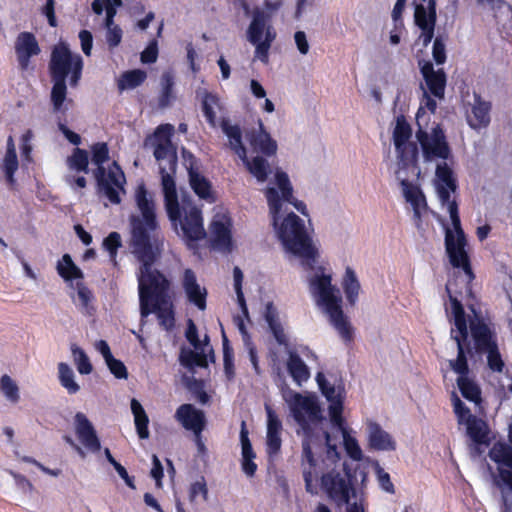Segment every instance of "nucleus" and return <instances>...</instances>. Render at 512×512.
<instances>
[{
    "instance_id": "f257e3e1",
    "label": "nucleus",
    "mask_w": 512,
    "mask_h": 512,
    "mask_svg": "<svg viewBox=\"0 0 512 512\" xmlns=\"http://www.w3.org/2000/svg\"><path fill=\"white\" fill-rule=\"evenodd\" d=\"M134 200L139 214L130 216L132 253L141 266L137 274L141 317L155 313L160 325L174 327L173 304L167 295L169 283L153 263L164 245V236L156 219L152 194L143 182L135 189Z\"/></svg>"
},
{
    "instance_id": "f03ea898",
    "label": "nucleus",
    "mask_w": 512,
    "mask_h": 512,
    "mask_svg": "<svg viewBox=\"0 0 512 512\" xmlns=\"http://www.w3.org/2000/svg\"><path fill=\"white\" fill-rule=\"evenodd\" d=\"M456 189H436L439 201L447 207L450 215L453 229L446 228L445 248L451 265L457 269L454 278L446 284L451 303V314L454 327L451 328L450 338L456 343L457 358L449 361L451 369L457 373V385L464 398L474 403L480 400V389L477 384L468 377V363L465 353V347L468 339V326L465 312L457 294L469 292V284L474 279V274L469 262V257L465 249L466 239L461 228L458 207L454 200H451V193Z\"/></svg>"
},
{
    "instance_id": "7ed1b4c3",
    "label": "nucleus",
    "mask_w": 512,
    "mask_h": 512,
    "mask_svg": "<svg viewBox=\"0 0 512 512\" xmlns=\"http://www.w3.org/2000/svg\"><path fill=\"white\" fill-rule=\"evenodd\" d=\"M275 236L283 249L300 259L301 263L313 264L317 249L307 232L305 220L289 210L293 206L308 217L304 202L293 195V186L286 172L277 170L274 178L263 189Z\"/></svg>"
},
{
    "instance_id": "20e7f679",
    "label": "nucleus",
    "mask_w": 512,
    "mask_h": 512,
    "mask_svg": "<svg viewBox=\"0 0 512 512\" xmlns=\"http://www.w3.org/2000/svg\"><path fill=\"white\" fill-rule=\"evenodd\" d=\"M282 397L300 427L297 434L302 436L300 467L305 489L308 493L316 495L318 493L317 480L321 471L316 454L325 446L327 461L330 464H335L340 458L339 452L336 450V443L333 442L332 435L323 429L324 418L314 396L302 395L286 388L282 390Z\"/></svg>"
},
{
    "instance_id": "39448f33",
    "label": "nucleus",
    "mask_w": 512,
    "mask_h": 512,
    "mask_svg": "<svg viewBox=\"0 0 512 512\" xmlns=\"http://www.w3.org/2000/svg\"><path fill=\"white\" fill-rule=\"evenodd\" d=\"M308 272V290L316 307L328 318L341 339L348 342L353 337V328L342 309V295L332 283V271L318 264V255L313 264L301 263Z\"/></svg>"
},
{
    "instance_id": "423d86ee",
    "label": "nucleus",
    "mask_w": 512,
    "mask_h": 512,
    "mask_svg": "<svg viewBox=\"0 0 512 512\" xmlns=\"http://www.w3.org/2000/svg\"><path fill=\"white\" fill-rule=\"evenodd\" d=\"M412 130L404 118H398L393 131V142L397 154L396 177L400 180L403 196L411 205L416 225L422 214L426 211L427 205L424 194L418 186L409 182L410 176L418 178L421 174V167L418 165V149L415 143L410 141Z\"/></svg>"
},
{
    "instance_id": "0eeeda50",
    "label": "nucleus",
    "mask_w": 512,
    "mask_h": 512,
    "mask_svg": "<svg viewBox=\"0 0 512 512\" xmlns=\"http://www.w3.org/2000/svg\"><path fill=\"white\" fill-rule=\"evenodd\" d=\"M163 193L166 211L175 232L188 246L193 247L195 242L206 237L201 210L186 195L178 200L175 180L168 174L163 176Z\"/></svg>"
},
{
    "instance_id": "6e6552de",
    "label": "nucleus",
    "mask_w": 512,
    "mask_h": 512,
    "mask_svg": "<svg viewBox=\"0 0 512 512\" xmlns=\"http://www.w3.org/2000/svg\"><path fill=\"white\" fill-rule=\"evenodd\" d=\"M49 68L53 83L51 90L53 112L64 113L68 109L65 105L66 78L69 79L70 86L78 85L82 75L83 59L79 54L73 53L67 44L59 43L52 50Z\"/></svg>"
},
{
    "instance_id": "1a4fd4ad",
    "label": "nucleus",
    "mask_w": 512,
    "mask_h": 512,
    "mask_svg": "<svg viewBox=\"0 0 512 512\" xmlns=\"http://www.w3.org/2000/svg\"><path fill=\"white\" fill-rule=\"evenodd\" d=\"M92 162L97 166L95 177L100 193L112 204L121 202L120 193H125L126 178L116 162L106 170L103 164L109 159V150L106 143H96L91 147Z\"/></svg>"
},
{
    "instance_id": "9d476101",
    "label": "nucleus",
    "mask_w": 512,
    "mask_h": 512,
    "mask_svg": "<svg viewBox=\"0 0 512 512\" xmlns=\"http://www.w3.org/2000/svg\"><path fill=\"white\" fill-rule=\"evenodd\" d=\"M270 13L263 9H255L252 20L246 31L247 41L255 47L254 61L269 63V51L276 39V31L269 24Z\"/></svg>"
},
{
    "instance_id": "9b49d317",
    "label": "nucleus",
    "mask_w": 512,
    "mask_h": 512,
    "mask_svg": "<svg viewBox=\"0 0 512 512\" xmlns=\"http://www.w3.org/2000/svg\"><path fill=\"white\" fill-rule=\"evenodd\" d=\"M471 312L473 313V316L465 315V317L467 323L469 322L476 352L486 353L489 368L494 372H502L504 368V361L498 350L492 331L472 307Z\"/></svg>"
},
{
    "instance_id": "f8f14e48",
    "label": "nucleus",
    "mask_w": 512,
    "mask_h": 512,
    "mask_svg": "<svg viewBox=\"0 0 512 512\" xmlns=\"http://www.w3.org/2000/svg\"><path fill=\"white\" fill-rule=\"evenodd\" d=\"M174 127L171 124L158 126L154 134L146 140V145L153 147V154L160 163L161 184L163 176L168 174L174 180L177 165L176 149L171 142Z\"/></svg>"
},
{
    "instance_id": "ddd939ff",
    "label": "nucleus",
    "mask_w": 512,
    "mask_h": 512,
    "mask_svg": "<svg viewBox=\"0 0 512 512\" xmlns=\"http://www.w3.org/2000/svg\"><path fill=\"white\" fill-rule=\"evenodd\" d=\"M419 68L425 81V84L421 85L423 96L420 103L419 111L427 109L431 113H434L437 107V103L435 99H433L429 95V93L434 98H444L446 87V74L441 68L435 69L430 61H419Z\"/></svg>"
},
{
    "instance_id": "4468645a",
    "label": "nucleus",
    "mask_w": 512,
    "mask_h": 512,
    "mask_svg": "<svg viewBox=\"0 0 512 512\" xmlns=\"http://www.w3.org/2000/svg\"><path fill=\"white\" fill-rule=\"evenodd\" d=\"M452 400L458 423L466 426L469 437L476 443H486L488 440V426L485 421L473 416L456 394H453Z\"/></svg>"
},
{
    "instance_id": "2eb2a0df",
    "label": "nucleus",
    "mask_w": 512,
    "mask_h": 512,
    "mask_svg": "<svg viewBox=\"0 0 512 512\" xmlns=\"http://www.w3.org/2000/svg\"><path fill=\"white\" fill-rule=\"evenodd\" d=\"M320 480L323 490L338 506L349 504L350 493L354 489L348 477L332 469L323 473Z\"/></svg>"
},
{
    "instance_id": "dca6fc26",
    "label": "nucleus",
    "mask_w": 512,
    "mask_h": 512,
    "mask_svg": "<svg viewBox=\"0 0 512 512\" xmlns=\"http://www.w3.org/2000/svg\"><path fill=\"white\" fill-rule=\"evenodd\" d=\"M317 384L329 402V417L331 425H341L343 411V387L341 384H332L322 372L316 375Z\"/></svg>"
},
{
    "instance_id": "f3484780",
    "label": "nucleus",
    "mask_w": 512,
    "mask_h": 512,
    "mask_svg": "<svg viewBox=\"0 0 512 512\" xmlns=\"http://www.w3.org/2000/svg\"><path fill=\"white\" fill-rule=\"evenodd\" d=\"M424 4H417L414 9V22L421 30L419 39L423 46L427 47L434 37L436 25V1L422 0Z\"/></svg>"
},
{
    "instance_id": "a211bd4d",
    "label": "nucleus",
    "mask_w": 512,
    "mask_h": 512,
    "mask_svg": "<svg viewBox=\"0 0 512 512\" xmlns=\"http://www.w3.org/2000/svg\"><path fill=\"white\" fill-rule=\"evenodd\" d=\"M74 430L77 439L79 440L80 446L85 449L86 454H95L101 450V442L97 432L91 421L84 413L77 412L75 414Z\"/></svg>"
},
{
    "instance_id": "6ab92c4d",
    "label": "nucleus",
    "mask_w": 512,
    "mask_h": 512,
    "mask_svg": "<svg viewBox=\"0 0 512 512\" xmlns=\"http://www.w3.org/2000/svg\"><path fill=\"white\" fill-rule=\"evenodd\" d=\"M209 229L213 248L219 251H230L232 246L230 218L224 213L216 214Z\"/></svg>"
},
{
    "instance_id": "aec40b11",
    "label": "nucleus",
    "mask_w": 512,
    "mask_h": 512,
    "mask_svg": "<svg viewBox=\"0 0 512 512\" xmlns=\"http://www.w3.org/2000/svg\"><path fill=\"white\" fill-rule=\"evenodd\" d=\"M489 457L497 464L503 482L512 485V447L506 443H495L489 451Z\"/></svg>"
},
{
    "instance_id": "412c9836",
    "label": "nucleus",
    "mask_w": 512,
    "mask_h": 512,
    "mask_svg": "<svg viewBox=\"0 0 512 512\" xmlns=\"http://www.w3.org/2000/svg\"><path fill=\"white\" fill-rule=\"evenodd\" d=\"M175 419L188 431L203 432L206 426L205 413L192 404L180 405L174 415Z\"/></svg>"
},
{
    "instance_id": "4be33fe9",
    "label": "nucleus",
    "mask_w": 512,
    "mask_h": 512,
    "mask_svg": "<svg viewBox=\"0 0 512 512\" xmlns=\"http://www.w3.org/2000/svg\"><path fill=\"white\" fill-rule=\"evenodd\" d=\"M265 410L267 414L266 450L269 457L273 458L278 455L281 449L283 426L278 415L269 405H265Z\"/></svg>"
},
{
    "instance_id": "5701e85b",
    "label": "nucleus",
    "mask_w": 512,
    "mask_h": 512,
    "mask_svg": "<svg viewBox=\"0 0 512 512\" xmlns=\"http://www.w3.org/2000/svg\"><path fill=\"white\" fill-rule=\"evenodd\" d=\"M182 287L187 300L199 310L204 311L206 309L207 290L198 283L197 277L191 269L184 271Z\"/></svg>"
},
{
    "instance_id": "b1692460",
    "label": "nucleus",
    "mask_w": 512,
    "mask_h": 512,
    "mask_svg": "<svg viewBox=\"0 0 512 512\" xmlns=\"http://www.w3.org/2000/svg\"><path fill=\"white\" fill-rule=\"evenodd\" d=\"M246 137L254 152H260L265 157H270L277 152V143L270 134L265 130L262 121L258 120V129L248 132Z\"/></svg>"
},
{
    "instance_id": "393cba45",
    "label": "nucleus",
    "mask_w": 512,
    "mask_h": 512,
    "mask_svg": "<svg viewBox=\"0 0 512 512\" xmlns=\"http://www.w3.org/2000/svg\"><path fill=\"white\" fill-rule=\"evenodd\" d=\"M15 53L20 67L26 69L30 58L40 53L36 37L30 32H21L15 40Z\"/></svg>"
},
{
    "instance_id": "a878e982",
    "label": "nucleus",
    "mask_w": 512,
    "mask_h": 512,
    "mask_svg": "<svg viewBox=\"0 0 512 512\" xmlns=\"http://www.w3.org/2000/svg\"><path fill=\"white\" fill-rule=\"evenodd\" d=\"M250 174L256 178L259 183H264L266 181L267 185L274 178L275 172L280 170V168H273L268 160L261 155H256L252 157H248L247 153L245 154L244 159H240ZM281 171H283L281 169Z\"/></svg>"
},
{
    "instance_id": "bb28decb",
    "label": "nucleus",
    "mask_w": 512,
    "mask_h": 512,
    "mask_svg": "<svg viewBox=\"0 0 512 512\" xmlns=\"http://www.w3.org/2000/svg\"><path fill=\"white\" fill-rule=\"evenodd\" d=\"M367 439L369 447L373 450L394 451L396 449L394 438L374 421L367 422Z\"/></svg>"
},
{
    "instance_id": "cd10ccee",
    "label": "nucleus",
    "mask_w": 512,
    "mask_h": 512,
    "mask_svg": "<svg viewBox=\"0 0 512 512\" xmlns=\"http://www.w3.org/2000/svg\"><path fill=\"white\" fill-rule=\"evenodd\" d=\"M220 127L227 137L229 148L240 158L244 159L247 153L242 141V130L239 125L233 124L229 119H222Z\"/></svg>"
},
{
    "instance_id": "c85d7f7f",
    "label": "nucleus",
    "mask_w": 512,
    "mask_h": 512,
    "mask_svg": "<svg viewBox=\"0 0 512 512\" xmlns=\"http://www.w3.org/2000/svg\"><path fill=\"white\" fill-rule=\"evenodd\" d=\"M332 432H329L332 435L333 442L337 444L335 441V434L340 433L343 439V445L344 448L349 455L350 458H352L355 461L362 460L363 454L362 450L358 444V441L355 437L351 436L349 433V430L345 426V420L344 418L341 421V425H331Z\"/></svg>"
},
{
    "instance_id": "c756f323",
    "label": "nucleus",
    "mask_w": 512,
    "mask_h": 512,
    "mask_svg": "<svg viewBox=\"0 0 512 512\" xmlns=\"http://www.w3.org/2000/svg\"><path fill=\"white\" fill-rule=\"evenodd\" d=\"M202 99V111L204 116L212 128L218 126L217 113L223 109L220 97L213 92L202 90L199 92Z\"/></svg>"
},
{
    "instance_id": "7c9ffc66",
    "label": "nucleus",
    "mask_w": 512,
    "mask_h": 512,
    "mask_svg": "<svg viewBox=\"0 0 512 512\" xmlns=\"http://www.w3.org/2000/svg\"><path fill=\"white\" fill-rule=\"evenodd\" d=\"M240 441L242 448V470L247 476L251 477L255 474L257 465L254 463L255 453L248 438V431L244 421L241 424Z\"/></svg>"
},
{
    "instance_id": "2f4dec72",
    "label": "nucleus",
    "mask_w": 512,
    "mask_h": 512,
    "mask_svg": "<svg viewBox=\"0 0 512 512\" xmlns=\"http://www.w3.org/2000/svg\"><path fill=\"white\" fill-rule=\"evenodd\" d=\"M490 104L476 98L472 106L471 113L468 115L467 120L471 128L481 129L485 128L490 123Z\"/></svg>"
},
{
    "instance_id": "473e14b6",
    "label": "nucleus",
    "mask_w": 512,
    "mask_h": 512,
    "mask_svg": "<svg viewBox=\"0 0 512 512\" xmlns=\"http://www.w3.org/2000/svg\"><path fill=\"white\" fill-rule=\"evenodd\" d=\"M286 366L290 376L298 386H301L310 378L308 366L300 356L293 351H289L288 353Z\"/></svg>"
},
{
    "instance_id": "72a5a7b5",
    "label": "nucleus",
    "mask_w": 512,
    "mask_h": 512,
    "mask_svg": "<svg viewBox=\"0 0 512 512\" xmlns=\"http://www.w3.org/2000/svg\"><path fill=\"white\" fill-rule=\"evenodd\" d=\"M58 368V379L61 386L67 391L68 394L73 395L80 391V385L75 380V373L73 369L64 362H60Z\"/></svg>"
},
{
    "instance_id": "f704fd0d",
    "label": "nucleus",
    "mask_w": 512,
    "mask_h": 512,
    "mask_svg": "<svg viewBox=\"0 0 512 512\" xmlns=\"http://www.w3.org/2000/svg\"><path fill=\"white\" fill-rule=\"evenodd\" d=\"M131 411L134 416V423L139 437L141 439H147L149 437V419L144 408L137 399L131 400Z\"/></svg>"
},
{
    "instance_id": "c9c22d12",
    "label": "nucleus",
    "mask_w": 512,
    "mask_h": 512,
    "mask_svg": "<svg viewBox=\"0 0 512 512\" xmlns=\"http://www.w3.org/2000/svg\"><path fill=\"white\" fill-rule=\"evenodd\" d=\"M342 286L349 303L355 304L360 292V283L355 271L351 267H347L345 270Z\"/></svg>"
},
{
    "instance_id": "e433bc0d",
    "label": "nucleus",
    "mask_w": 512,
    "mask_h": 512,
    "mask_svg": "<svg viewBox=\"0 0 512 512\" xmlns=\"http://www.w3.org/2000/svg\"><path fill=\"white\" fill-rule=\"evenodd\" d=\"M57 272L65 280L81 279L83 273L77 267L69 254H64L62 259L57 263Z\"/></svg>"
},
{
    "instance_id": "4c0bfd02",
    "label": "nucleus",
    "mask_w": 512,
    "mask_h": 512,
    "mask_svg": "<svg viewBox=\"0 0 512 512\" xmlns=\"http://www.w3.org/2000/svg\"><path fill=\"white\" fill-rule=\"evenodd\" d=\"M189 181L191 188L200 198L206 200L212 199L210 183L204 176L190 169Z\"/></svg>"
},
{
    "instance_id": "58836bf2",
    "label": "nucleus",
    "mask_w": 512,
    "mask_h": 512,
    "mask_svg": "<svg viewBox=\"0 0 512 512\" xmlns=\"http://www.w3.org/2000/svg\"><path fill=\"white\" fill-rule=\"evenodd\" d=\"M146 77V72L140 69L127 71L123 73L118 80V87L120 90L134 89L140 86L145 81Z\"/></svg>"
},
{
    "instance_id": "ea45409f",
    "label": "nucleus",
    "mask_w": 512,
    "mask_h": 512,
    "mask_svg": "<svg viewBox=\"0 0 512 512\" xmlns=\"http://www.w3.org/2000/svg\"><path fill=\"white\" fill-rule=\"evenodd\" d=\"M67 166L70 170L76 172H88L89 156L88 152L75 148L73 153L66 160Z\"/></svg>"
},
{
    "instance_id": "a19ab883",
    "label": "nucleus",
    "mask_w": 512,
    "mask_h": 512,
    "mask_svg": "<svg viewBox=\"0 0 512 512\" xmlns=\"http://www.w3.org/2000/svg\"><path fill=\"white\" fill-rule=\"evenodd\" d=\"M181 365L186 368L206 367L207 358L204 352H195L190 349H182L179 357Z\"/></svg>"
},
{
    "instance_id": "79ce46f5",
    "label": "nucleus",
    "mask_w": 512,
    "mask_h": 512,
    "mask_svg": "<svg viewBox=\"0 0 512 512\" xmlns=\"http://www.w3.org/2000/svg\"><path fill=\"white\" fill-rule=\"evenodd\" d=\"M71 353L73 356V362L80 374L88 375L93 371L90 359L82 348L76 344H72Z\"/></svg>"
},
{
    "instance_id": "37998d69",
    "label": "nucleus",
    "mask_w": 512,
    "mask_h": 512,
    "mask_svg": "<svg viewBox=\"0 0 512 512\" xmlns=\"http://www.w3.org/2000/svg\"><path fill=\"white\" fill-rule=\"evenodd\" d=\"M0 391L4 397L11 403H17L20 399L19 388L16 382L8 375H3L0 379Z\"/></svg>"
},
{
    "instance_id": "c03bdc74",
    "label": "nucleus",
    "mask_w": 512,
    "mask_h": 512,
    "mask_svg": "<svg viewBox=\"0 0 512 512\" xmlns=\"http://www.w3.org/2000/svg\"><path fill=\"white\" fill-rule=\"evenodd\" d=\"M19 163L16 153H5L2 160V170L5 174L6 180L10 185L15 183L14 174L18 170Z\"/></svg>"
},
{
    "instance_id": "a18cd8bd",
    "label": "nucleus",
    "mask_w": 512,
    "mask_h": 512,
    "mask_svg": "<svg viewBox=\"0 0 512 512\" xmlns=\"http://www.w3.org/2000/svg\"><path fill=\"white\" fill-rule=\"evenodd\" d=\"M266 321H267L269 328L272 331L276 341L280 345H286L287 344L286 334H285L284 329L281 326V324L275 318L273 311L271 309V306L267 307Z\"/></svg>"
},
{
    "instance_id": "49530a36",
    "label": "nucleus",
    "mask_w": 512,
    "mask_h": 512,
    "mask_svg": "<svg viewBox=\"0 0 512 512\" xmlns=\"http://www.w3.org/2000/svg\"><path fill=\"white\" fill-rule=\"evenodd\" d=\"M201 497L203 501L208 499V488L204 477H200L195 482L191 483L189 487V500L195 503Z\"/></svg>"
},
{
    "instance_id": "de8ad7c7",
    "label": "nucleus",
    "mask_w": 512,
    "mask_h": 512,
    "mask_svg": "<svg viewBox=\"0 0 512 512\" xmlns=\"http://www.w3.org/2000/svg\"><path fill=\"white\" fill-rule=\"evenodd\" d=\"M233 278H234V289L237 295V301L240 306V309L243 311L244 315L247 317V306L244 298V294L242 292V280L243 273L239 267H235L233 269Z\"/></svg>"
},
{
    "instance_id": "09e8293b",
    "label": "nucleus",
    "mask_w": 512,
    "mask_h": 512,
    "mask_svg": "<svg viewBox=\"0 0 512 512\" xmlns=\"http://www.w3.org/2000/svg\"><path fill=\"white\" fill-rule=\"evenodd\" d=\"M432 56L437 65H442L446 62V39L443 36H438L434 39Z\"/></svg>"
},
{
    "instance_id": "8fccbe9b",
    "label": "nucleus",
    "mask_w": 512,
    "mask_h": 512,
    "mask_svg": "<svg viewBox=\"0 0 512 512\" xmlns=\"http://www.w3.org/2000/svg\"><path fill=\"white\" fill-rule=\"evenodd\" d=\"M106 35L105 39L110 49L117 47L122 40V29L116 25H105Z\"/></svg>"
},
{
    "instance_id": "3c124183",
    "label": "nucleus",
    "mask_w": 512,
    "mask_h": 512,
    "mask_svg": "<svg viewBox=\"0 0 512 512\" xmlns=\"http://www.w3.org/2000/svg\"><path fill=\"white\" fill-rule=\"evenodd\" d=\"M110 372L118 379H126L128 377L127 369L124 363L113 356L105 361Z\"/></svg>"
},
{
    "instance_id": "603ef678",
    "label": "nucleus",
    "mask_w": 512,
    "mask_h": 512,
    "mask_svg": "<svg viewBox=\"0 0 512 512\" xmlns=\"http://www.w3.org/2000/svg\"><path fill=\"white\" fill-rule=\"evenodd\" d=\"M172 78L169 74H166L162 78V93L159 99V104L162 107H165L169 104L172 98Z\"/></svg>"
},
{
    "instance_id": "864d4df0",
    "label": "nucleus",
    "mask_w": 512,
    "mask_h": 512,
    "mask_svg": "<svg viewBox=\"0 0 512 512\" xmlns=\"http://www.w3.org/2000/svg\"><path fill=\"white\" fill-rule=\"evenodd\" d=\"M103 246L115 258L117 249L121 246V236L117 232H111L103 241Z\"/></svg>"
},
{
    "instance_id": "5fc2aeb1",
    "label": "nucleus",
    "mask_w": 512,
    "mask_h": 512,
    "mask_svg": "<svg viewBox=\"0 0 512 512\" xmlns=\"http://www.w3.org/2000/svg\"><path fill=\"white\" fill-rule=\"evenodd\" d=\"M77 299L81 309L88 313L92 294L91 291L82 283H77Z\"/></svg>"
},
{
    "instance_id": "6e6d98bb",
    "label": "nucleus",
    "mask_w": 512,
    "mask_h": 512,
    "mask_svg": "<svg viewBox=\"0 0 512 512\" xmlns=\"http://www.w3.org/2000/svg\"><path fill=\"white\" fill-rule=\"evenodd\" d=\"M377 479L380 487L387 493L393 494L395 492V488L393 483L391 482L390 475L384 471L379 465L376 467Z\"/></svg>"
},
{
    "instance_id": "4d7b16f0",
    "label": "nucleus",
    "mask_w": 512,
    "mask_h": 512,
    "mask_svg": "<svg viewBox=\"0 0 512 512\" xmlns=\"http://www.w3.org/2000/svg\"><path fill=\"white\" fill-rule=\"evenodd\" d=\"M105 25L115 24L114 17L117 13V8L122 5V0H105Z\"/></svg>"
},
{
    "instance_id": "13d9d810",
    "label": "nucleus",
    "mask_w": 512,
    "mask_h": 512,
    "mask_svg": "<svg viewBox=\"0 0 512 512\" xmlns=\"http://www.w3.org/2000/svg\"><path fill=\"white\" fill-rule=\"evenodd\" d=\"M185 336H186L187 340L190 342V344L196 350L201 349V343L198 338L197 327L191 319L188 320Z\"/></svg>"
},
{
    "instance_id": "bf43d9fd",
    "label": "nucleus",
    "mask_w": 512,
    "mask_h": 512,
    "mask_svg": "<svg viewBox=\"0 0 512 512\" xmlns=\"http://www.w3.org/2000/svg\"><path fill=\"white\" fill-rule=\"evenodd\" d=\"M79 39L81 42V49L86 56L91 55L93 46V36L88 30H81L79 32Z\"/></svg>"
},
{
    "instance_id": "052dcab7",
    "label": "nucleus",
    "mask_w": 512,
    "mask_h": 512,
    "mask_svg": "<svg viewBox=\"0 0 512 512\" xmlns=\"http://www.w3.org/2000/svg\"><path fill=\"white\" fill-rule=\"evenodd\" d=\"M158 47L157 42L152 41L141 53V61L143 63H154L157 60Z\"/></svg>"
},
{
    "instance_id": "680f3d73",
    "label": "nucleus",
    "mask_w": 512,
    "mask_h": 512,
    "mask_svg": "<svg viewBox=\"0 0 512 512\" xmlns=\"http://www.w3.org/2000/svg\"><path fill=\"white\" fill-rule=\"evenodd\" d=\"M152 465L150 474L156 480V486L160 488L162 486L163 467L156 455L152 456Z\"/></svg>"
},
{
    "instance_id": "e2e57ef3",
    "label": "nucleus",
    "mask_w": 512,
    "mask_h": 512,
    "mask_svg": "<svg viewBox=\"0 0 512 512\" xmlns=\"http://www.w3.org/2000/svg\"><path fill=\"white\" fill-rule=\"evenodd\" d=\"M33 138H34V133H33L32 130H27L22 135V138H21V141H22V144H21L22 154H23V156L26 159L30 158V154L32 152L31 141L33 140Z\"/></svg>"
},
{
    "instance_id": "0e129e2a",
    "label": "nucleus",
    "mask_w": 512,
    "mask_h": 512,
    "mask_svg": "<svg viewBox=\"0 0 512 512\" xmlns=\"http://www.w3.org/2000/svg\"><path fill=\"white\" fill-rule=\"evenodd\" d=\"M294 41H295L298 51L302 55H306L309 52L310 46H309L305 32L297 31L294 34Z\"/></svg>"
},
{
    "instance_id": "69168bd1",
    "label": "nucleus",
    "mask_w": 512,
    "mask_h": 512,
    "mask_svg": "<svg viewBox=\"0 0 512 512\" xmlns=\"http://www.w3.org/2000/svg\"><path fill=\"white\" fill-rule=\"evenodd\" d=\"M17 486L25 493H32L34 491L33 484L23 475L11 472Z\"/></svg>"
},
{
    "instance_id": "338daca9",
    "label": "nucleus",
    "mask_w": 512,
    "mask_h": 512,
    "mask_svg": "<svg viewBox=\"0 0 512 512\" xmlns=\"http://www.w3.org/2000/svg\"><path fill=\"white\" fill-rule=\"evenodd\" d=\"M241 312H243L241 310ZM249 320V314L247 313V317L242 313V315H237L234 317V323L237 326L238 330L240 331L243 339V343H249L250 336L247 333L244 320Z\"/></svg>"
},
{
    "instance_id": "774afa93",
    "label": "nucleus",
    "mask_w": 512,
    "mask_h": 512,
    "mask_svg": "<svg viewBox=\"0 0 512 512\" xmlns=\"http://www.w3.org/2000/svg\"><path fill=\"white\" fill-rule=\"evenodd\" d=\"M59 130L63 133L65 138L73 145H79L81 143V137L77 133L71 131L64 124H59Z\"/></svg>"
}]
</instances>
